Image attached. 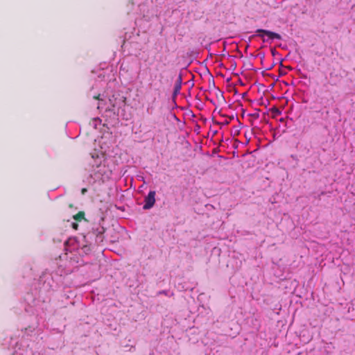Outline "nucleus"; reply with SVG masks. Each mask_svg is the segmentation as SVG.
Returning a JSON list of instances; mask_svg holds the SVG:
<instances>
[{
	"mask_svg": "<svg viewBox=\"0 0 355 355\" xmlns=\"http://www.w3.org/2000/svg\"><path fill=\"white\" fill-rule=\"evenodd\" d=\"M256 33H258V35L260 37H261V39L263 42H266V40L264 38L265 35H266L268 37V39H270V40H275V39L281 40L282 39V36L279 34L275 33V32L268 31V30H265V29H257L256 31Z\"/></svg>",
	"mask_w": 355,
	"mask_h": 355,
	"instance_id": "f257e3e1",
	"label": "nucleus"
},
{
	"mask_svg": "<svg viewBox=\"0 0 355 355\" xmlns=\"http://www.w3.org/2000/svg\"><path fill=\"white\" fill-rule=\"evenodd\" d=\"M155 191H150L148 196L145 197L144 205L143 206L144 209H149L153 207L155 202Z\"/></svg>",
	"mask_w": 355,
	"mask_h": 355,
	"instance_id": "f03ea898",
	"label": "nucleus"
},
{
	"mask_svg": "<svg viewBox=\"0 0 355 355\" xmlns=\"http://www.w3.org/2000/svg\"><path fill=\"white\" fill-rule=\"evenodd\" d=\"M182 83V76L180 73L175 80L174 88H173V96H176L180 92Z\"/></svg>",
	"mask_w": 355,
	"mask_h": 355,
	"instance_id": "7ed1b4c3",
	"label": "nucleus"
},
{
	"mask_svg": "<svg viewBox=\"0 0 355 355\" xmlns=\"http://www.w3.org/2000/svg\"><path fill=\"white\" fill-rule=\"evenodd\" d=\"M85 217V212L83 211H78L76 214H75L73 218L76 221H81L83 219H84Z\"/></svg>",
	"mask_w": 355,
	"mask_h": 355,
	"instance_id": "20e7f679",
	"label": "nucleus"
},
{
	"mask_svg": "<svg viewBox=\"0 0 355 355\" xmlns=\"http://www.w3.org/2000/svg\"><path fill=\"white\" fill-rule=\"evenodd\" d=\"M329 76H330L331 78H340V79L342 77L340 74L336 73L334 71H331L329 73Z\"/></svg>",
	"mask_w": 355,
	"mask_h": 355,
	"instance_id": "39448f33",
	"label": "nucleus"
},
{
	"mask_svg": "<svg viewBox=\"0 0 355 355\" xmlns=\"http://www.w3.org/2000/svg\"><path fill=\"white\" fill-rule=\"evenodd\" d=\"M72 227H73V229L77 230L78 227V225L77 223H73L72 224Z\"/></svg>",
	"mask_w": 355,
	"mask_h": 355,
	"instance_id": "423d86ee",
	"label": "nucleus"
},
{
	"mask_svg": "<svg viewBox=\"0 0 355 355\" xmlns=\"http://www.w3.org/2000/svg\"><path fill=\"white\" fill-rule=\"evenodd\" d=\"M94 99H96V100H99V101H101V99L100 98V94H98V95H96V96H94Z\"/></svg>",
	"mask_w": 355,
	"mask_h": 355,
	"instance_id": "0eeeda50",
	"label": "nucleus"
},
{
	"mask_svg": "<svg viewBox=\"0 0 355 355\" xmlns=\"http://www.w3.org/2000/svg\"><path fill=\"white\" fill-rule=\"evenodd\" d=\"M87 191V189L83 188L81 191L82 193L84 194Z\"/></svg>",
	"mask_w": 355,
	"mask_h": 355,
	"instance_id": "6e6552de",
	"label": "nucleus"
},
{
	"mask_svg": "<svg viewBox=\"0 0 355 355\" xmlns=\"http://www.w3.org/2000/svg\"><path fill=\"white\" fill-rule=\"evenodd\" d=\"M330 85L334 86V85H336V83L335 82L332 81L330 83Z\"/></svg>",
	"mask_w": 355,
	"mask_h": 355,
	"instance_id": "1a4fd4ad",
	"label": "nucleus"
},
{
	"mask_svg": "<svg viewBox=\"0 0 355 355\" xmlns=\"http://www.w3.org/2000/svg\"><path fill=\"white\" fill-rule=\"evenodd\" d=\"M279 112V110H278V109H275V112Z\"/></svg>",
	"mask_w": 355,
	"mask_h": 355,
	"instance_id": "9d476101",
	"label": "nucleus"
},
{
	"mask_svg": "<svg viewBox=\"0 0 355 355\" xmlns=\"http://www.w3.org/2000/svg\"><path fill=\"white\" fill-rule=\"evenodd\" d=\"M279 112V110H278V109H275V112Z\"/></svg>",
	"mask_w": 355,
	"mask_h": 355,
	"instance_id": "9b49d317",
	"label": "nucleus"
},
{
	"mask_svg": "<svg viewBox=\"0 0 355 355\" xmlns=\"http://www.w3.org/2000/svg\"><path fill=\"white\" fill-rule=\"evenodd\" d=\"M149 86H150V87H152V86H153V83H150L149 84Z\"/></svg>",
	"mask_w": 355,
	"mask_h": 355,
	"instance_id": "f8f14e48",
	"label": "nucleus"
}]
</instances>
